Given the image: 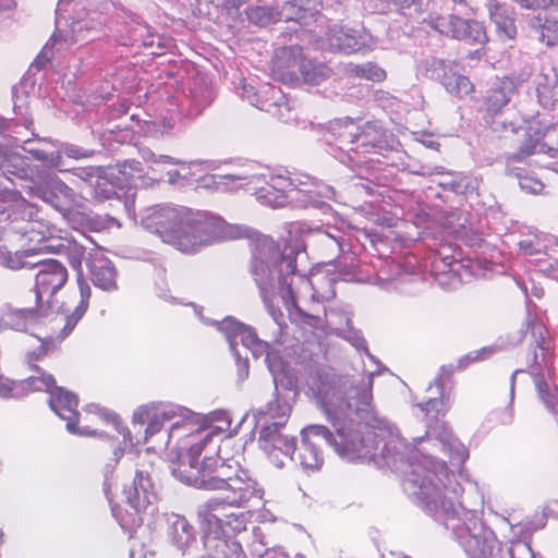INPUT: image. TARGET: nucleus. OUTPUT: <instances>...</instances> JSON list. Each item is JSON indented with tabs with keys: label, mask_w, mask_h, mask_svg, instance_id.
Masks as SVG:
<instances>
[{
	"label": "nucleus",
	"mask_w": 558,
	"mask_h": 558,
	"mask_svg": "<svg viewBox=\"0 0 558 558\" xmlns=\"http://www.w3.org/2000/svg\"><path fill=\"white\" fill-rule=\"evenodd\" d=\"M143 227L183 253H193L209 240L213 222L204 213L189 208L155 206L146 210Z\"/></svg>",
	"instance_id": "obj_1"
},
{
	"label": "nucleus",
	"mask_w": 558,
	"mask_h": 558,
	"mask_svg": "<svg viewBox=\"0 0 558 558\" xmlns=\"http://www.w3.org/2000/svg\"><path fill=\"white\" fill-rule=\"evenodd\" d=\"M49 405L59 417L66 421V428L70 432L78 433L80 435H97V429L92 428L88 424L89 422H94L95 424L98 422L117 424L119 422V416L116 413L101 409H95V411L89 410L83 418H81L77 411V397L61 387L56 388L54 391L51 392Z\"/></svg>",
	"instance_id": "obj_2"
},
{
	"label": "nucleus",
	"mask_w": 558,
	"mask_h": 558,
	"mask_svg": "<svg viewBox=\"0 0 558 558\" xmlns=\"http://www.w3.org/2000/svg\"><path fill=\"white\" fill-rule=\"evenodd\" d=\"M372 386L373 379L366 377L348 387H329L320 396L322 408L330 417L338 413L345 416L351 410L367 411L373 400Z\"/></svg>",
	"instance_id": "obj_3"
},
{
	"label": "nucleus",
	"mask_w": 558,
	"mask_h": 558,
	"mask_svg": "<svg viewBox=\"0 0 558 558\" xmlns=\"http://www.w3.org/2000/svg\"><path fill=\"white\" fill-rule=\"evenodd\" d=\"M203 445H192L187 454L181 456L173 468V474L181 482L199 489L217 490L216 472L219 466V452L214 457H205L198 462Z\"/></svg>",
	"instance_id": "obj_4"
},
{
	"label": "nucleus",
	"mask_w": 558,
	"mask_h": 558,
	"mask_svg": "<svg viewBox=\"0 0 558 558\" xmlns=\"http://www.w3.org/2000/svg\"><path fill=\"white\" fill-rule=\"evenodd\" d=\"M149 487V478L145 477L142 472H137L132 480L112 475L107 477L104 483V492L109 502L120 500L129 507H135L153 514L156 510L155 495Z\"/></svg>",
	"instance_id": "obj_5"
},
{
	"label": "nucleus",
	"mask_w": 558,
	"mask_h": 558,
	"mask_svg": "<svg viewBox=\"0 0 558 558\" xmlns=\"http://www.w3.org/2000/svg\"><path fill=\"white\" fill-rule=\"evenodd\" d=\"M295 272V256H281L279 262L272 265L262 258H254L252 262V275L264 301L272 296L278 289L287 287L290 290L291 281L289 279Z\"/></svg>",
	"instance_id": "obj_6"
},
{
	"label": "nucleus",
	"mask_w": 558,
	"mask_h": 558,
	"mask_svg": "<svg viewBox=\"0 0 558 558\" xmlns=\"http://www.w3.org/2000/svg\"><path fill=\"white\" fill-rule=\"evenodd\" d=\"M216 473L217 490L242 496V498L262 499L263 492L257 488V483L241 468L239 461L222 457L221 449H219V466Z\"/></svg>",
	"instance_id": "obj_7"
},
{
	"label": "nucleus",
	"mask_w": 558,
	"mask_h": 558,
	"mask_svg": "<svg viewBox=\"0 0 558 558\" xmlns=\"http://www.w3.org/2000/svg\"><path fill=\"white\" fill-rule=\"evenodd\" d=\"M326 415L332 423L336 433H331L324 425H311L304 429V439L320 437L340 456L360 451L363 440L356 430L342 421L343 416L340 413L333 414L331 417Z\"/></svg>",
	"instance_id": "obj_8"
},
{
	"label": "nucleus",
	"mask_w": 558,
	"mask_h": 558,
	"mask_svg": "<svg viewBox=\"0 0 558 558\" xmlns=\"http://www.w3.org/2000/svg\"><path fill=\"white\" fill-rule=\"evenodd\" d=\"M425 22L440 34L458 40H464L472 45H485L488 41L484 25L475 20H466L451 14L449 16H429Z\"/></svg>",
	"instance_id": "obj_9"
},
{
	"label": "nucleus",
	"mask_w": 558,
	"mask_h": 558,
	"mask_svg": "<svg viewBox=\"0 0 558 558\" xmlns=\"http://www.w3.org/2000/svg\"><path fill=\"white\" fill-rule=\"evenodd\" d=\"M35 276V295L38 304L50 308L57 292L64 287L69 272L66 267L57 259L38 263Z\"/></svg>",
	"instance_id": "obj_10"
},
{
	"label": "nucleus",
	"mask_w": 558,
	"mask_h": 558,
	"mask_svg": "<svg viewBox=\"0 0 558 558\" xmlns=\"http://www.w3.org/2000/svg\"><path fill=\"white\" fill-rule=\"evenodd\" d=\"M250 22L258 26H266L278 21H295L308 25L314 17L311 9L301 7L299 2H282L280 11L269 5H254L246 11Z\"/></svg>",
	"instance_id": "obj_11"
},
{
	"label": "nucleus",
	"mask_w": 558,
	"mask_h": 558,
	"mask_svg": "<svg viewBox=\"0 0 558 558\" xmlns=\"http://www.w3.org/2000/svg\"><path fill=\"white\" fill-rule=\"evenodd\" d=\"M253 498L225 494L222 498H211L201 505L198 519L208 533L223 532V523L229 510L241 509Z\"/></svg>",
	"instance_id": "obj_12"
},
{
	"label": "nucleus",
	"mask_w": 558,
	"mask_h": 558,
	"mask_svg": "<svg viewBox=\"0 0 558 558\" xmlns=\"http://www.w3.org/2000/svg\"><path fill=\"white\" fill-rule=\"evenodd\" d=\"M80 300L72 314L66 318L62 333L57 338L50 337L41 341L40 345L28 354L29 363L45 357L49 352L54 351L58 344L73 330L78 320L85 315L92 295L89 284L82 278H77Z\"/></svg>",
	"instance_id": "obj_13"
},
{
	"label": "nucleus",
	"mask_w": 558,
	"mask_h": 558,
	"mask_svg": "<svg viewBox=\"0 0 558 558\" xmlns=\"http://www.w3.org/2000/svg\"><path fill=\"white\" fill-rule=\"evenodd\" d=\"M339 138L355 144L352 149L360 154L372 153L381 148L386 143L384 130L376 123L366 122L360 126L352 120L344 123Z\"/></svg>",
	"instance_id": "obj_14"
},
{
	"label": "nucleus",
	"mask_w": 558,
	"mask_h": 558,
	"mask_svg": "<svg viewBox=\"0 0 558 558\" xmlns=\"http://www.w3.org/2000/svg\"><path fill=\"white\" fill-rule=\"evenodd\" d=\"M303 59V48L299 45L278 48L272 58L270 68L274 78L290 84L299 82V73Z\"/></svg>",
	"instance_id": "obj_15"
},
{
	"label": "nucleus",
	"mask_w": 558,
	"mask_h": 558,
	"mask_svg": "<svg viewBox=\"0 0 558 558\" xmlns=\"http://www.w3.org/2000/svg\"><path fill=\"white\" fill-rule=\"evenodd\" d=\"M544 333H546V330L543 326L533 327V335L538 337L535 338L531 352L526 354V367L533 380L535 379V373L545 376L544 373L547 371L549 376L553 368L550 341Z\"/></svg>",
	"instance_id": "obj_16"
},
{
	"label": "nucleus",
	"mask_w": 558,
	"mask_h": 558,
	"mask_svg": "<svg viewBox=\"0 0 558 558\" xmlns=\"http://www.w3.org/2000/svg\"><path fill=\"white\" fill-rule=\"evenodd\" d=\"M515 87L511 78H501L494 87L489 88L483 99L484 111L488 117H495L510 102Z\"/></svg>",
	"instance_id": "obj_17"
},
{
	"label": "nucleus",
	"mask_w": 558,
	"mask_h": 558,
	"mask_svg": "<svg viewBox=\"0 0 558 558\" xmlns=\"http://www.w3.org/2000/svg\"><path fill=\"white\" fill-rule=\"evenodd\" d=\"M541 27V39L547 46L558 45V2H545L534 16Z\"/></svg>",
	"instance_id": "obj_18"
},
{
	"label": "nucleus",
	"mask_w": 558,
	"mask_h": 558,
	"mask_svg": "<svg viewBox=\"0 0 558 558\" xmlns=\"http://www.w3.org/2000/svg\"><path fill=\"white\" fill-rule=\"evenodd\" d=\"M173 411L162 407L147 404L134 413V422L138 424H147L145 429V438H149L161 430L163 424L173 418Z\"/></svg>",
	"instance_id": "obj_19"
},
{
	"label": "nucleus",
	"mask_w": 558,
	"mask_h": 558,
	"mask_svg": "<svg viewBox=\"0 0 558 558\" xmlns=\"http://www.w3.org/2000/svg\"><path fill=\"white\" fill-rule=\"evenodd\" d=\"M113 517L119 522L120 526L130 534L135 532L144 523V517L149 512L129 507L125 502L114 500L110 502Z\"/></svg>",
	"instance_id": "obj_20"
},
{
	"label": "nucleus",
	"mask_w": 558,
	"mask_h": 558,
	"mask_svg": "<svg viewBox=\"0 0 558 558\" xmlns=\"http://www.w3.org/2000/svg\"><path fill=\"white\" fill-rule=\"evenodd\" d=\"M90 279L93 283L102 290H112L117 287L116 269L107 258H95L90 265Z\"/></svg>",
	"instance_id": "obj_21"
},
{
	"label": "nucleus",
	"mask_w": 558,
	"mask_h": 558,
	"mask_svg": "<svg viewBox=\"0 0 558 558\" xmlns=\"http://www.w3.org/2000/svg\"><path fill=\"white\" fill-rule=\"evenodd\" d=\"M490 20L496 24L498 36L502 39H514L517 27L514 19L502 2H495L489 7Z\"/></svg>",
	"instance_id": "obj_22"
},
{
	"label": "nucleus",
	"mask_w": 558,
	"mask_h": 558,
	"mask_svg": "<svg viewBox=\"0 0 558 558\" xmlns=\"http://www.w3.org/2000/svg\"><path fill=\"white\" fill-rule=\"evenodd\" d=\"M333 74L332 69L325 62L307 59L304 56L299 78L301 77L303 83L308 85H319L327 81Z\"/></svg>",
	"instance_id": "obj_23"
},
{
	"label": "nucleus",
	"mask_w": 558,
	"mask_h": 558,
	"mask_svg": "<svg viewBox=\"0 0 558 558\" xmlns=\"http://www.w3.org/2000/svg\"><path fill=\"white\" fill-rule=\"evenodd\" d=\"M330 49L344 53H351L360 48V43L354 34L345 32L342 27H332L326 34Z\"/></svg>",
	"instance_id": "obj_24"
},
{
	"label": "nucleus",
	"mask_w": 558,
	"mask_h": 558,
	"mask_svg": "<svg viewBox=\"0 0 558 558\" xmlns=\"http://www.w3.org/2000/svg\"><path fill=\"white\" fill-rule=\"evenodd\" d=\"M441 82L446 90L458 98H464L475 92L470 78L456 72L445 73Z\"/></svg>",
	"instance_id": "obj_25"
},
{
	"label": "nucleus",
	"mask_w": 558,
	"mask_h": 558,
	"mask_svg": "<svg viewBox=\"0 0 558 558\" xmlns=\"http://www.w3.org/2000/svg\"><path fill=\"white\" fill-rule=\"evenodd\" d=\"M533 384L546 409L554 415L558 416V387L556 385L548 384L543 374L536 373Z\"/></svg>",
	"instance_id": "obj_26"
},
{
	"label": "nucleus",
	"mask_w": 558,
	"mask_h": 558,
	"mask_svg": "<svg viewBox=\"0 0 558 558\" xmlns=\"http://www.w3.org/2000/svg\"><path fill=\"white\" fill-rule=\"evenodd\" d=\"M48 310L44 304L36 302L34 307L11 311L8 314V323L15 329H24L28 322L45 316Z\"/></svg>",
	"instance_id": "obj_27"
},
{
	"label": "nucleus",
	"mask_w": 558,
	"mask_h": 558,
	"mask_svg": "<svg viewBox=\"0 0 558 558\" xmlns=\"http://www.w3.org/2000/svg\"><path fill=\"white\" fill-rule=\"evenodd\" d=\"M257 201L262 205L270 207H282L287 202V194L282 187L274 182H267L255 192Z\"/></svg>",
	"instance_id": "obj_28"
},
{
	"label": "nucleus",
	"mask_w": 558,
	"mask_h": 558,
	"mask_svg": "<svg viewBox=\"0 0 558 558\" xmlns=\"http://www.w3.org/2000/svg\"><path fill=\"white\" fill-rule=\"evenodd\" d=\"M43 198L56 208H62L66 204V201L72 198V190L60 180L52 181L50 185L43 191Z\"/></svg>",
	"instance_id": "obj_29"
},
{
	"label": "nucleus",
	"mask_w": 558,
	"mask_h": 558,
	"mask_svg": "<svg viewBox=\"0 0 558 558\" xmlns=\"http://www.w3.org/2000/svg\"><path fill=\"white\" fill-rule=\"evenodd\" d=\"M299 461L305 470L315 471L324 463L322 452L308 439H303L299 449Z\"/></svg>",
	"instance_id": "obj_30"
},
{
	"label": "nucleus",
	"mask_w": 558,
	"mask_h": 558,
	"mask_svg": "<svg viewBox=\"0 0 558 558\" xmlns=\"http://www.w3.org/2000/svg\"><path fill=\"white\" fill-rule=\"evenodd\" d=\"M31 367L34 368L37 374L27 378V386L33 390L47 391L51 395V392L58 388L53 376L40 369L37 365H31Z\"/></svg>",
	"instance_id": "obj_31"
},
{
	"label": "nucleus",
	"mask_w": 558,
	"mask_h": 558,
	"mask_svg": "<svg viewBox=\"0 0 558 558\" xmlns=\"http://www.w3.org/2000/svg\"><path fill=\"white\" fill-rule=\"evenodd\" d=\"M352 75L373 82H383L387 73L384 69L374 63H364L354 65L351 70Z\"/></svg>",
	"instance_id": "obj_32"
},
{
	"label": "nucleus",
	"mask_w": 558,
	"mask_h": 558,
	"mask_svg": "<svg viewBox=\"0 0 558 558\" xmlns=\"http://www.w3.org/2000/svg\"><path fill=\"white\" fill-rule=\"evenodd\" d=\"M289 319L292 324L300 327H311L313 329L322 328V322L318 316L305 313L296 304L289 311Z\"/></svg>",
	"instance_id": "obj_33"
},
{
	"label": "nucleus",
	"mask_w": 558,
	"mask_h": 558,
	"mask_svg": "<svg viewBox=\"0 0 558 558\" xmlns=\"http://www.w3.org/2000/svg\"><path fill=\"white\" fill-rule=\"evenodd\" d=\"M296 449V440L294 437L287 435L277 436L274 439V444L270 445V451H267L269 456L277 458L276 451L281 452L284 457L292 458Z\"/></svg>",
	"instance_id": "obj_34"
},
{
	"label": "nucleus",
	"mask_w": 558,
	"mask_h": 558,
	"mask_svg": "<svg viewBox=\"0 0 558 558\" xmlns=\"http://www.w3.org/2000/svg\"><path fill=\"white\" fill-rule=\"evenodd\" d=\"M247 520L248 517L246 512L241 511L240 509L229 510L226 517V521L223 523V530L228 527L234 533L245 531Z\"/></svg>",
	"instance_id": "obj_35"
},
{
	"label": "nucleus",
	"mask_w": 558,
	"mask_h": 558,
	"mask_svg": "<svg viewBox=\"0 0 558 558\" xmlns=\"http://www.w3.org/2000/svg\"><path fill=\"white\" fill-rule=\"evenodd\" d=\"M93 186L94 195L98 201H107L111 199L113 196H117L113 184L108 182V180L102 177H97V179L93 182Z\"/></svg>",
	"instance_id": "obj_36"
},
{
	"label": "nucleus",
	"mask_w": 558,
	"mask_h": 558,
	"mask_svg": "<svg viewBox=\"0 0 558 558\" xmlns=\"http://www.w3.org/2000/svg\"><path fill=\"white\" fill-rule=\"evenodd\" d=\"M281 424L271 423L260 430L259 442L265 451H270V445L274 444V439L277 436H281L280 433Z\"/></svg>",
	"instance_id": "obj_37"
},
{
	"label": "nucleus",
	"mask_w": 558,
	"mask_h": 558,
	"mask_svg": "<svg viewBox=\"0 0 558 558\" xmlns=\"http://www.w3.org/2000/svg\"><path fill=\"white\" fill-rule=\"evenodd\" d=\"M537 142L533 138L531 134L526 133V137L522 146H520L519 150L512 154L509 159L513 161H522L526 157L532 156L536 151Z\"/></svg>",
	"instance_id": "obj_38"
},
{
	"label": "nucleus",
	"mask_w": 558,
	"mask_h": 558,
	"mask_svg": "<svg viewBox=\"0 0 558 558\" xmlns=\"http://www.w3.org/2000/svg\"><path fill=\"white\" fill-rule=\"evenodd\" d=\"M519 247L529 256L537 255L542 252L541 244L536 236L521 240L519 242Z\"/></svg>",
	"instance_id": "obj_39"
},
{
	"label": "nucleus",
	"mask_w": 558,
	"mask_h": 558,
	"mask_svg": "<svg viewBox=\"0 0 558 558\" xmlns=\"http://www.w3.org/2000/svg\"><path fill=\"white\" fill-rule=\"evenodd\" d=\"M520 186L523 190H527L532 193H539L544 187V185L541 181L535 180L533 178H529V177L522 178L520 180Z\"/></svg>",
	"instance_id": "obj_40"
},
{
	"label": "nucleus",
	"mask_w": 558,
	"mask_h": 558,
	"mask_svg": "<svg viewBox=\"0 0 558 558\" xmlns=\"http://www.w3.org/2000/svg\"><path fill=\"white\" fill-rule=\"evenodd\" d=\"M14 388L15 383L0 374V397H11Z\"/></svg>",
	"instance_id": "obj_41"
},
{
	"label": "nucleus",
	"mask_w": 558,
	"mask_h": 558,
	"mask_svg": "<svg viewBox=\"0 0 558 558\" xmlns=\"http://www.w3.org/2000/svg\"><path fill=\"white\" fill-rule=\"evenodd\" d=\"M75 175L81 178L84 181L92 182L93 179H97L98 175V169L97 168H77L74 170Z\"/></svg>",
	"instance_id": "obj_42"
},
{
	"label": "nucleus",
	"mask_w": 558,
	"mask_h": 558,
	"mask_svg": "<svg viewBox=\"0 0 558 558\" xmlns=\"http://www.w3.org/2000/svg\"><path fill=\"white\" fill-rule=\"evenodd\" d=\"M429 502L433 504L434 507H436V508L440 507L446 511H449L450 509H452V505L447 506L445 499L441 497V495L439 493L432 496Z\"/></svg>",
	"instance_id": "obj_43"
},
{
	"label": "nucleus",
	"mask_w": 558,
	"mask_h": 558,
	"mask_svg": "<svg viewBox=\"0 0 558 558\" xmlns=\"http://www.w3.org/2000/svg\"><path fill=\"white\" fill-rule=\"evenodd\" d=\"M476 357H472L470 355H465L463 357H461L459 361H458V367L459 368H463V367H466L470 363H472L473 361H475Z\"/></svg>",
	"instance_id": "obj_44"
},
{
	"label": "nucleus",
	"mask_w": 558,
	"mask_h": 558,
	"mask_svg": "<svg viewBox=\"0 0 558 558\" xmlns=\"http://www.w3.org/2000/svg\"><path fill=\"white\" fill-rule=\"evenodd\" d=\"M504 417L500 418L501 424H509L512 421V411L510 409H505Z\"/></svg>",
	"instance_id": "obj_45"
},
{
	"label": "nucleus",
	"mask_w": 558,
	"mask_h": 558,
	"mask_svg": "<svg viewBox=\"0 0 558 558\" xmlns=\"http://www.w3.org/2000/svg\"><path fill=\"white\" fill-rule=\"evenodd\" d=\"M533 4H534V2H525V5H524V7H525L526 9H534V5H533Z\"/></svg>",
	"instance_id": "obj_46"
},
{
	"label": "nucleus",
	"mask_w": 558,
	"mask_h": 558,
	"mask_svg": "<svg viewBox=\"0 0 558 558\" xmlns=\"http://www.w3.org/2000/svg\"><path fill=\"white\" fill-rule=\"evenodd\" d=\"M175 177H179V172L175 171L173 175H171L170 181L173 182Z\"/></svg>",
	"instance_id": "obj_47"
},
{
	"label": "nucleus",
	"mask_w": 558,
	"mask_h": 558,
	"mask_svg": "<svg viewBox=\"0 0 558 558\" xmlns=\"http://www.w3.org/2000/svg\"><path fill=\"white\" fill-rule=\"evenodd\" d=\"M246 331L248 332L250 336H255L251 329H247Z\"/></svg>",
	"instance_id": "obj_48"
},
{
	"label": "nucleus",
	"mask_w": 558,
	"mask_h": 558,
	"mask_svg": "<svg viewBox=\"0 0 558 558\" xmlns=\"http://www.w3.org/2000/svg\"><path fill=\"white\" fill-rule=\"evenodd\" d=\"M179 426H180V424H179V423H175V424H173V425H172V429H174V428H177V427H179Z\"/></svg>",
	"instance_id": "obj_49"
},
{
	"label": "nucleus",
	"mask_w": 558,
	"mask_h": 558,
	"mask_svg": "<svg viewBox=\"0 0 558 558\" xmlns=\"http://www.w3.org/2000/svg\"><path fill=\"white\" fill-rule=\"evenodd\" d=\"M474 53H476V54H478V56H480V54H481V51H480V50H475V52H474Z\"/></svg>",
	"instance_id": "obj_50"
}]
</instances>
